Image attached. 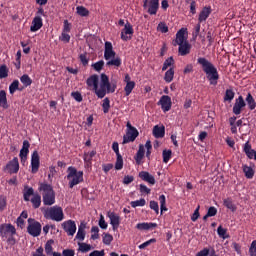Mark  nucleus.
<instances>
[{"label":"nucleus","instance_id":"obj_51","mask_svg":"<svg viewBox=\"0 0 256 256\" xmlns=\"http://www.w3.org/2000/svg\"><path fill=\"white\" fill-rule=\"evenodd\" d=\"M112 242H113V235L109 233H104V236H103L104 245H111Z\"/></svg>","mask_w":256,"mask_h":256},{"label":"nucleus","instance_id":"obj_31","mask_svg":"<svg viewBox=\"0 0 256 256\" xmlns=\"http://www.w3.org/2000/svg\"><path fill=\"white\" fill-rule=\"evenodd\" d=\"M223 205H224V207H226L227 209L232 211V213H235V211H237V206H235V204H233V200L231 198L224 199Z\"/></svg>","mask_w":256,"mask_h":256},{"label":"nucleus","instance_id":"obj_6","mask_svg":"<svg viewBox=\"0 0 256 256\" xmlns=\"http://www.w3.org/2000/svg\"><path fill=\"white\" fill-rule=\"evenodd\" d=\"M0 235H1L2 239H8V241H11V238L14 235H17V229L11 223L1 224L0 225Z\"/></svg>","mask_w":256,"mask_h":256},{"label":"nucleus","instance_id":"obj_28","mask_svg":"<svg viewBox=\"0 0 256 256\" xmlns=\"http://www.w3.org/2000/svg\"><path fill=\"white\" fill-rule=\"evenodd\" d=\"M243 173L245 174L246 179H253L255 177V170L247 166V164L242 165Z\"/></svg>","mask_w":256,"mask_h":256},{"label":"nucleus","instance_id":"obj_14","mask_svg":"<svg viewBox=\"0 0 256 256\" xmlns=\"http://www.w3.org/2000/svg\"><path fill=\"white\" fill-rule=\"evenodd\" d=\"M107 217L110 219V225H112L113 231H117L119 229V225H121V217H119L115 212H108Z\"/></svg>","mask_w":256,"mask_h":256},{"label":"nucleus","instance_id":"obj_9","mask_svg":"<svg viewBox=\"0 0 256 256\" xmlns=\"http://www.w3.org/2000/svg\"><path fill=\"white\" fill-rule=\"evenodd\" d=\"M4 171L10 175L19 173V158L14 157L12 160H10L6 164V167H4Z\"/></svg>","mask_w":256,"mask_h":256},{"label":"nucleus","instance_id":"obj_20","mask_svg":"<svg viewBox=\"0 0 256 256\" xmlns=\"http://www.w3.org/2000/svg\"><path fill=\"white\" fill-rule=\"evenodd\" d=\"M41 27H43V18H41V16L34 17L32 25L30 27V31L32 33H36V31H39Z\"/></svg>","mask_w":256,"mask_h":256},{"label":"nucleus","instance_id":"obj_18","mask_svg":"<svg viewBox=\"0 0 256 256\" xmlns=\"http://www.w3.org/2000/svg\"><path fill=\"white\" fill-rule=\"evenodd\" d=\"M245 100L243 99V96H239L238 99H236V102L233 106V113L234 115H241V109L245 107Z\"/></svg>","mask_w":256,"mask_h":256},{"label":"nucleus","instance_id":"obj_29","mask_svg":"<svg viewBox=\"0 0 256 256\" xmlns=\"http://www.w3.org/2000/svg\"><path fill=\"white\" fill-rule=\"evenodd\" d=\"M33 209H39L41 207V194L35 193L30 199Z\"/></svg>","mask_w":256,"mask_h":256},{"label":"nucleus","instance_id":"obj_52","mask_svg":"<svg viewBox=\"0 0 256 256\" xmlns=\"http://www.w3.org/2000/svg\"><path fill=\"white\" fill-rule=\"evenodd\" d=\"M91 233H93V234L91 235V239H92L93 241L99 239V227H98V226H93V227L91 228Z\"/></svg>","mask_w":256,"mask_h":256},{"label":"nucleus","instance_id":"obj_46","mask_svg":"<svg viewBox=\"0 0 256 256\" xmlns=\"http://www.w3.org/2000/svg\"><path fill=\"white\" fill-rule=\"evenodd\" d=\"M76 239L79 241H85V227L79 226L78 232L76 234Z\"/></svg>","mask_w":256,"mask_h":256},{"label":"nucleus","instance_id":"obj_1","mask_svg":"<svg viewBox=\"0 0 256 256\" xmlns=\"http://www.w3.org/2000/svg\"><path fill=\"white\" fill-rule=\"evenodd\" d=\"M86 84L88 87H92L96 97L103 99L105 95L109 93H115L117 90V82L115 80L109 81V76L102 73L100 75V88H99V76L96 74L91 75L87 78Z\"/></svg>","mask_w":256,"mask_h":256},{"label":"nucleus","instance_id":"obj_49","mask_svg":"<svg viewBox=\"0 0 256 256\" xmlns=\"http://www.w3.org/2000/svg\"><path fill=\"white\" fill-rule=\"evenodd\" d=\"M76 11H77L78 15H80V17H87L89 15V10H87V8H85L83 6H78L76 8Z\"/></svg>","mask_w":256,"mask_h":256},{"label":"nucleus","instance_id":"obj_56","mask_svg":"<svg viewBox=\"0 0 256 256\" xmlns=\"http://www.w3.org/2000/svg\"><path fill=\"white\" fill-rule=\"evenodd\" d=\"M127 134L131 136V139L135 140L139 137V130H137V128H131V130L128 131Z\"/></svg>","mask_w":256,"mask_h":256},{"label":"nucleus","instance_id":"obj_57","mask_svg":"<svg viewBox=\"0 0 256 256\" xmlns=\"http://www.w3.org/2000/svg\"><path fill=\"white\" fill-rule=\"evenodd\" d=\"M59 39L60 41H63V43H69L71 41V36L67 34V32H62Z\"/></svg>","mask_w":256,"mask_h":256},{"label":"nucleus","instance_id":"obj_48","mask_svg":"<svg viewBox=\"0 0 256 256\" xmlns=\"http://www.w3.org/2000/svg\"><path fill=\"white\" fill-rule=\"evenodd\" d=\"M9 77V69H7V65L0 66V79H6Z\"/></svg>","mask_w":256,"mask_h":256},{"label":"nucleus","instance_id":"obj_35","mask_svg":"<svg viewBox=\"0 0 256 256\" xmlns=\"http://www.w3.org/2000/svg\"><path fill=\"white\" fill-rule=\"evenodd\" d=\"M246 103L251 111L255 109L256 102H255V98H253V95H251V93L247 94Z\"/></svg>","mask_w":256,"mask_h":256},{"label":"nucleus","instance_id":"obj_53","mask_svg":"<svg viewBox=\"0 0 256 256\" xmlns=\"http://www.w3.org/2000/svg\"><path fill=\"white\" fill-rule=\"evenodd\" d=\"M104 66H105V61H103V60H100V61L92 64L94 71H98V72L101 71Z\"/></svg>","mask_w":256,"mask_h":256},{"label":"nucleus","instance_id":"obj_36","mask_svg":"<svg viewBox=\"0 0 256 256\" xmlns=\"http://www.w3.org/2000/svg\"><path fill=\"white\" fill-rule=\"evenodd\" d=\"M175 65V59H173V56H170L169 58H167L162 66V71H167L168 67H173Z\"/></svg>","mask_w":256,"mask_h":256},{"label":"nucleus","instance_id":"obj_60","mask_svg":"<svg viewBox=\"0 0 256 256\" xmlns=\"http://www.w3.org/2000/svg\"><path fill=\"white\" fill-rule=\"evenodd\" d=\"M64 26L62 33H71V23H69V20H64Z\"/></svg>","mask_w":256,"mask_h":256},{"label":"nucleus","instance_id":"obj_21","mask_svg":"<svg viewBox=\"0 0 256 256\" xmlns=\"http://www.w3.org/2000/svg\"><path fill=\"white\" fill-rule=\"evenodd\" d=\"M138 177L150 185H155V177L147 171L139 172Z\"/></svg>","mask_w":256,"mask_h":256},{"label":"nucleus","instance_id":"obj_24","mask_svg":"<svg viewBox=\"0 0 256 256\" xmlns=\"http://www.w3.org/2000/svg\"><path fill=\"white\" fill-rule=\"evenodd\" d=\"M209 15H211V6L204 7L198 17V23H203V21H207L209 19Z\"/></svg>","mask_w":256,"mask_h":256},{"label":"nucleus","instance_id":"obj_39","mask_svg":"<svg viewBox=\"0 0 256 256\" xmlns=\"http://www.w3.org/2000/svg\"><path fill=\"white\" fill-rule=\"evenodd\" d=\"M130 205L133 207V209L137 207H145V205H147V201L145 198H141L140 200L130 202Z\"/></svg>","mask_w":256,"mask_h":256},{"label":"nucleus","instance_id":"obj_32","mask_svg":"<svg viewBox=\"0 0 256 256\" xmlns=\"http://www.w3.org/2000/svg\"><path fill=\"white\" fill-rule=\"evenodd\" d=\"M174 77H175V68L171 67L169 70L165 72L164 81H166V83H171Z\"/></svg>","mask_w":256,"mask_h":256},{"label":"nucleus","instance_id":"obj_42","mask_svg":"<svg viewBox=\"0 0 256 256\" xmlns=\"http://www.w3.org/2000/svg\"><path fill=\"white\" fill-rule=\"evenodd\" d=\"M15 91H19V80H14L9 86L10 95H14Z\"/></svg>","mask_w":256,"mask_h":256},{"label":"nucleus","instance_id":"obj_4","mask_svg":"<svg viewBox=\"0 0 256 256\" xmlns=\"http://www.w3.org/2000/svg\"><path fill=\"white\" fill-rule=\"evenodd\" d=\"M83 175V171H79L73 166L68 167L66 179L68 181L69 189H73V187H75L76 185H80V183H83V181H85Z\"/></svg>","mask_w":256,"mask_h":256},{"label":"nucleus","instance_id":"obj_12","mask_svg":"<svg viewBox=\"0 0 256 256\" xmlns=\"http://www.w3.org/2000/svg\"><path fill=\"white\" fill-rule=\"evenodd\" d=\"M39 167H41V160L39 157V152L35 150L31 155V173H37L39 171Z\"/></svg>","mask_w":256,"mask_h":256},{"label":"nucleus","instance_id":"obj_41","mask_svg":"<svg viewBox=\"0 0 256 256\" xmlns=\"http://www.w3.org/2000/svg\"><path fill=\"white\" fill-rule=\"evenodd\" d=\"M217 234L220 237V239H229L227 229L223 228V226L221 225L217 228Z\"/></svg>","mask_w":256,"mask_h":256},{"label":"nucleus","instance_id":"obj_64","mask_svg":"<svg viewBox=\"0 0 256 256\" xmlns=\"http://www.w3.org/2000/svg\"><path fill=\"white\" fill-rule=\"evenodd\" d=\"M63 256H75V250L73 249H64L62 251Z\"/></svg>","mask_w":256,"mask_h":256},{"label":"nucleus","instance_id":"obj_45","mask_svg":"<svg viewBox=\"0 0 256 256\" xmlns=\"http://www.w3.org/2000/svg\"><path fill=\"white\" fill-rule=\"evenodd\" d=\"M116 157L115 169L116 171H121V169H123V156L118 154Z\"/></svg>","mask_w":256,"mask_h":256},{"label":"nucleus","instance_id":"obj_10","mask_svg":"<svg viewBox=\"0 0 256 256\" xmlns=\"http://www.w3.org/2000/svg\"><path fill=\"white\" fill-rule=\"evenodd\" d=\"M133 33H135V31L133 30V25H131V23L127 22L121 31L120 37H121L122 41H131V39H133Z\"/></svg>","mask_w":256,"mask_h":256},{"label":"nucleus","instance_id":"obj_63","mask_svg":"<svg viewBox=\"0 0 256 256\" xmlns=\"http://www.w3.org/2000/svg\"><path fill=\"white\" fill-rule=\"evenodd\" d=\"M71 97H73V99H75V101H77L78 103H81V101H83V96L80 94V92H72Z\"/></svg>","mask_w":256,"mask_h":256},{"label":"nucleus","instance_id":"obj_59","mask_svg":"<svg viewBox=\"0 0 256 256\" xmlns=\"http://www.w3.org/2000/svg\"><path fill=\"white\" fill-rule=\"evenodd\" d=\"M156 242H157V239L152 238V239L140 244L138 247H139V249H146V247H149V245H151V243H156Z\"/></svg>","mask_w":256,"mask_h":256},{"label":"nucleus","instance_id":"obj_26","mask_svg":"<svg viewBox=\"0 0 256 256\" xmlns=\"http://www.w3.org/2000/svg\"><path fill=\"white\" fill-rule=\"evenodd\" d=\"M30 147H31V144L27 140H24L22 149L20 150V154H19V157L22 161L27 159V155H29Z\"/></svg>","mask_w":256,"mask_h":256},{"label":"nucleus","instance_id":"obj_40","mask_svg":"<svg viewBox=\"0 0 256 256\" xmlns=\"http://www.w3.org/2000/svg\"><path fill=\"white\" fill-rule=\"evenodd\" d=\"M53 243H55V241H53V239H50L46 242V244H45L46 255H53Z\"/></svg>","mask_w":256,"mask_h":256},{"label":"nucleus","instance_id":"obj_7","mask_svg":"<svg viewBox=\"0 0 256 256\" xmlns=\"http://www.w3.org/2000/svg\"><path fill=\"white\" fill-rule=\"evenodd\" d=\"M41 223L33 218L28 219L27 233L32 237H39L41 235Z\"/></svg>","mask_w":256,"mask_h":256},{"label":"nucleus","instance_id":"obj_5","mask_svg":"<svg viewBox=\"0 0 256 256\" xmlns=\"http://www.w3.org/2000/svg\"><path fill=\"white\" fill-rule=\"evenodd\" d=\"M44 217L45 219H51L52 221H57L59 223L65 219V214L63 213V208L56 205L46 210Z\"/></svg>","mask_w":256,"mask_h":256},{"label":"nucleus","instance_id":"obj_11","mask_svg":"<svg viewBox=\"0 0 256 256\" xmlns=\"http://www.w3.org/2000/svg\"><path fill=\"white\" fill-rule=\"evenodd\" d=\"M62 229L68 236L73 237L77 233V224L73 220H67L62 223Z\"/></svg>","mask_w":256,"mask_h":256},{"label":"nucleus","instance_id":"obj_13","mask_svg":"<svg viewBox=\"0 0 256 256\" xmlns=\"http://www.w3.org/2000/svg\"><path fill=\"white\" fill-rule=\"evenodd\" d=\"M158 105H161L162 111L164 113H167V111H171L173 102L171 101V98L169 96L163 95L158 101Z\"/></svg>","mask_w":256,"mask_h":256},{"label":"nucleus","instance_id":"obj_37","mask_svg":"<svg viewBox=\"0 0 256 256\" xmlns=\"http://www.w3.org/2000/svg\"><path fill=\"white\" fill-rule=\"evenodd\" d=\"M109 109H111V100L106 97L102 100V111L103 113H109Z\"/></svg>","mask_w":256,"mask_h":256},{"label":"nucleus","instance_id":"obj_61","mask_svg":"<svg viewBox=\"0 0 256 256\" xmlns=\"http://www.w3.org/2000/svg\"><path fill=\"white\" fill-rule=\"evenodd\" d=\"M249 255L256 256V240H253L249 247Z\"/></svg>","mask_w":256,"mask_h":256},{"label":"nucleus","instance_id":"obj_30","mask_svg":"<svg viewBox=\"0 0 256 256\" xmlns=\"http://www.w3.org/2000/svg\"><path fill=\"white\" fill-rule=\"evenodd\" d=\"M0 107L3 109H9V104L7 103V92H5V90L0 91Z\"/></svg>","mask_w":256,"mask_h":256},{"label":"nucleus","instance_id":"obj_3","mask_svg":"<svg viewBox=\"0 0 256 256\" xmlns=\"http://www.w3.org/2000/svg\"><path fill=\"white\" fill-rule=\"evenodd\" d=\"M38 191L42 192V201L45 206L55 205V190L51 184L40 183Z\"/></svg>","mask_w":256,"mask_h":256},{"label":"nucleus","instance_id":"obj_27","mask_svg":"<svg viewBox=\"0 0 256 256\" xmlns=\"http://www.w3.org/2000/svg\"><path fill=\"white\" fill-rule=\"evenodd\" d=\"M31 196H35V190L33 187L25 186L23 192L24 201H31Z\"/></svg>","mask_w":256,"mask_h":256},{"label":"nucleus","instance_id":"obj_43","mask_svg":"<svg viewBox=\"0 0 256 256\" xmlns=\"http://www.w3.org/2000/svg\"><path fill=\"white\" fill-rule=\"evenodd\" d=\"M172 155H173V151L167 150V149L163 150L162 152L163 163H169Z\"/></svg>","mask_w":256,"mask_h":256},{"label":"nucleus","instance_id":"obj_17","mask_svg":"<svg viewBox=\"0 0 256 256\" xmlns=\"http://www.w3.org/2000/svg\"><path fill=\"white\" fill-rule=\"evenodd\" d=\"M178 55L181 57H185L191 53V44L189 42L185 41L182 44H178Z\"/></svg>","mask_w":256,"mask_h":256},{"label":"nucleus","instance_id":"obj_47","mask_svg":"<svg viewBox=\"0 0 256 256\" xmlns=\"http://www.w3.org/2000/svg\"><path fill=\"white\" fill-rule=\"evenodd\" d=\"M235 99V92L232 89H227L224 95V101H233Z\"/></svg>","mask_w":256,"mask_h":256},{"label":"nucleus","instance_id":"obj_34","mask_svg":"<svg viewBox=\"0 0 256 256\" xmlns=\"http://www.w3.org/2000/svg\"><path fill=\"white\" fill-rule=\"evenodd\" d=\"M121 58L120 57H114V58H111V60H109L107 63H106V66L107 67H121Z\"/></svg>","mask_w":256,"mask_h":256},{"label":"nucleus","instance_id":"obj_25","mask_svg":"<svg viewBox=\"0 0 256 256\" xmlns=\"http://www.w3.org/2000/svg\"><path fill=\"white\" fill-rule=\"evenodd\" d=\"M157 227V223L153 222H142L136 225V229L139 231H149V229H155Z\"/></svg>","mask_w":256,"mask_h":256},{"label":"nucleus","instance_id":"obj_19","mask_svg":"<svg viewBox=\"0 0 256 256\" xmlns=\"http://www.w3.org/2000/svg\"><path fill=\"white\" fill-rule=\"evenodd\" d=\"M243 151L248 159H254V161H256V151L251 148V143H249V141L244 144Z\"/></svg>","mask_w":256,"mask_h":256},{"label":"nucleus","instance_id":"obj_2","mask_svg":"<svg viewBox=\"0 0 256 256\" xmlns=\"http://www.w3.org/2000/svg\"><path fill=\"white\" fill-rule=\"evenodd\" d=\"M197 63L202 67L209 84L213 85V87L217 86L219 83V70H217V67L205 57H199Z\"/></svg>","mask_w":256,"mask_h":256},{"label":"nucleus","instance_id":"obj_8","mask_svg":"<svg viewBox=\"0 0 256 256\" xmlns=\"http://www.w3.org/2000/svg\"><path fill=\"white\" fill-rule=\"evenodd\" d=\"M143 9H147L148 15H157V11H159V0H144Z\"/></svg>","mask_w":256,"mask_h":256},{"label":"nucleus","instance_id":"obj_50","mask_svg":"<svg viewBox=\"0 0 256 256\" xmlns=\"http://www.w3.org/2000/svg\"><path fill=\"white\" fill-rule=\"evenodd\" d=\"M79 245V251H81V253H89V251H91V245L87 244V243H78Z\"/></svg>","mask_w":256,"mask_h":256},{"label":"nucleus","instance_id":"obj_23","mask_svg":"<svg viewBox=\"0 0 256 256\" xmlns=\"http://www.w3.org/2000/svg\"><path fill=\"white\" fill-rule=\"evenodd\" d=\"M144 157H145V146H143V144H140L139 149L136 155L134 156L136 165H141Z\"/></svg>","mask_w":256,"mask_h":256},{"label":"nucleus","instance_id":"obj_15","mask_svg":"<svg viewBox=\"0 0 256 256\" xmlns=\"http://www.w3.org/2000/svg\"><path fill=\"white\" fill-rule=\"evenodd\" d=\"M116 55L117 53L113 51V44L109 41H106L105 50H104V59L106 61H110V59H115Z\"/></svg>","mask_w":256,"mask_h":256},{"label":"nucleus","instance_id":"obj_62","mask_svg":"<svg viewBox=\"0 0 256 256\" xmlns=\"http://www.w3.org/2000/svg\"><path fill=\"white\" fill-rule=\"evenodd\" d=\"M140 193H142V195H149L151 194V189H149L145 184H140Z\"/></svg>","mask_w":256,"mask_h":256},{"label":"nucleus","instance_id":"obj_38","mask_svg":"<svg viewBox=\"0 0 256 256\" xmlns=\"http://www.w3.org/2000/svg\"><path fill=\"white\" fill-rule=\"evenodd\" d=\"M133 89H135V81L128 82L124 87L126 97H129V95H131Z\"/></svg>","mask_w":256,"mask_h":256},{"label":"nucleus","instance_id":"obj_54","mask_svg":"<svg viewBox=\"0 0 256 256\" xmlns=\"http://www.w3.org/2000/svg\"><path fill=\"white\" fill-rule=\"evenodd\" d=\"M158 31H160L161 33H169V27L167 26V24H165V22H160L158 24L157 27Z\"/></svg>","mask_w":256,"mask_h":256},{"label":"nucleus","instance_id":"obj_58","mask_svg":"<svg viewBox=\"0 0 256 256\" xmlns=\"http://www.w3.org/2000/svg\"><path fill=\"white\" fill-rule=\"evenodd\" d=\"M79 59L82 65H84V67L89 65V58H87V53L80 54Z\"/></svg>","mask_w":256,"mask_h":256},{"label":"nucleus","instance_id":"obj_55","mask_svg":"<svg viewBox=\"0 0 256 256\" xmlns=\"http://www.w3.org/2000/svg\"><path fill=\"white\" fill-rule=\"evenodd\" d=\"M150 209H152V211H155V213L159 215V203H157V201L155 200L150 201Z\"/></svg>","mask_w":256,"mask_h":256},{"label":"nucleus","instance_id":"obj_44","mask_svg":"<svg viewBox=\"0 0 256 256\" xmlns=\"http://www.w3.org/2000/svg\"><path fill=\"white\" fill-rule=\"evenodd\" d=\"M97 155V152L95 150H92L91 152H87L84 154V162L85 163H91V161H93V157Z\"/></svg>","mask_w":256,"mask_h":256},{"label":"nucleus","instance_id":"obj_22","mask_svg":"<svg viewBox=\"0 0 256 256\" xmlns=\"http://www.w3.org/2000/svg\"><path fill=\"white\" fill-rule=\"evenodd\" d=\"M152 135L155 139H163L165 137V126L156 125L153 127Z\"/></svg>","mask_w":256,"mask_h":256},{"label":"nucleus","instance_id":"obj_33","mask_svg":"<svg viewBox=\"0 0 256 256\" xmlns=\"http://www.w3.org/2000/svg\"><path fill=\"white\" fill-rule=\"evenodd\" d=\"M20 82L22 83V85H24V87H31V85L33 84V80L31 79V77H29L28 74H24L20 77Z\"/></svg>","mask_w":256,"mask_h":256},{"label":"nucleus","instance_id":"obj_16","mask_svg":"<svg viewBox=\"0 0 256 256\" xmlns=\"http://www.w3.org/2000/svg\"><path fill=\"white\" fill-rule=\"evenodd\" d=\"M185 33H187V29L181 28L177 33H176V39L172 42V45L174 47H177V45H181L187 41V37H185Z\"/></svg>","mask_w":256,"mask_h":256}]
</instances>
